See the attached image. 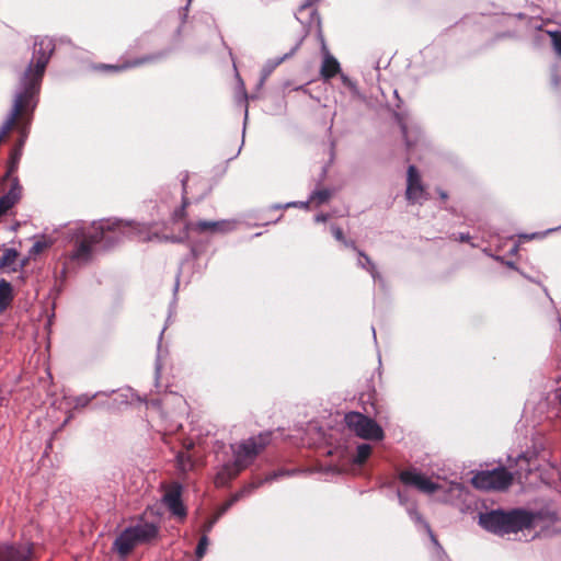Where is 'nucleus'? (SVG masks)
Segmentation results:
<instances>
[{"label":"nucleus","instance_id":"obj_1","mask_svg":"<svg viewBox=\"0 0 561 561\" xmlns=\"http://www.w3.org/2000/svg\"><path fill=\"white\" fill-rule=\"evenodd\" d=\"M130 227L122 220H101L93 222L90 230H82L76 237L75 249L70 254L71 260L89 261L92 254L93 245L105 242L106 245H113L123 237L127 236Z\"/></svg>","mask_w":561,"mask_h":561},{"label":"nucleus","instance_id":"obj_2","mask_svg":"<svg viewBox=\"0 0 561 561\" xmlns=\"http://www.w3.org/2000/svg\"><path fill=\"white\" fill-rule=\"evenodd\" d=\"M55 50L54 41L49 37L36 38L33 48V58L21 78V89L16 96L37 106L42 80Z\"/></svg>","mask_w":561,"mask_h":561},{"label":"nucleus","instance_id":"obj_3","mask_svg":"<svg viewBox=\"0 0 561 561\" xmlns=\"http://www.w3.org/2000/svg\"><path fill=\"white\" fill-rule=\"evenodd\" d=\"M271 442L272 432H263L232 446L234 460L221 467L216 474L215 484L217 486H225L236 479L240 472L253 463L255 458L264 451Z\"/></svg>","mask_w":561,"mask_h":561},{"label":"nucleus","instance_id":"obj_4","mask_svg":"<svg viewBox=\"0 0 561 561\" xmlns=\"http://www.w3.org/2000/svg\"><path fill=\"white\" fill-rule=\"evenodd\" d=\"M535 514L523 508L493 510L479 515V524L495 535L516 534L533 527Z\"/></svg>","mask_w":561,"mask_h":561},{"label":"nucleus","instance_id":"obj_5","mask_svg":"<svg viewBox=\"0 0 561 561\" xmlns=\"http://www.w3.org/2000/svg\"><path fill=\"white\" fill-rule=\"evenodd\" d=\"M514 474L505 467H497L492 470H480L473 473L470 483L480 491L504 492L513 484Z\"/></svg>","mask_w":561,"mask_h":561},{"label":"nucleus","instance_id":"obj_6","mask_svg":"<svg viewBox=\"0 0 561 561\" xmlns=\"http://www.w3.org/2000/svg\"><path fill=\"white\" fill-rule=\"evenodd\" d=\"M346 426L356 436L368 440H381L385 436L383 430L373 419L359 413L348 412L344 417Z\"/></svg>","mask_w":561,"mask_h":561},{"label":"nucleus","instance_id":"obj_7","mask_svg":"<svg viewBox=\"0 0 561 561\" xmlns=\"http://www.w3.org/2000/svg\"><path fill=\"white\" fill-rule=\"evenodd\" d=\"M36 106L24 101L22 96H14L12 108L0 127V145L7 140L13 129L19 131V124L24 123L27 114H34Z\"/></svg>","mask_w":561,"mask_h":561},{"label":"nucleus","instance_id":"obj_8","mask_svg":"<svg viewBox=\"0 0 561 561\" xmlns=\"http://www.w3.org/2000/svg\"><path fill=\"white\" fill-rule=\"evenodd\" d=\"M34 114H27L26 118H24V123L19 124V134L20 137L13 148L10 151V157L7 165V172L4 174V179H11L13 174L18 171L19 163L22 157L23 146L30 133V127L33 121Z\"/></svg>","mask_w":561,"mask_h":561},{"label":"nucleus","instance_id":"obj_9","mask_svg":"<svg viewBox=\"0 0 561 561\" xmlns=\"http://www.w3.org/2000/svg\"><path fill=\"white\" fill-rule=\"evenodd\" d=\"M232 228V222L228 220H186L184 224V232L186 237H188L191 232H195L198 234L225 233L230 231Z\"/></svg>","mask_w":561,"mask_h":561},{"label":"nucleus","instance_id":"obj_10","mask_svg":"<svg viewBox=\"0 0 561 561\" xmlns=\"http://www.w3.org/2000/svg\"><path fill=\"white\" fill-rule=\"evenodd\" d=\"M405 198L410 204H416L420 203L421 199L428 198L421 174L415 165L408 168Z\"/></svg>","mask_w":561,"mask_h":561},{"label":"nucleus","instance_id":"obj_11","mask_svg":"<svg viewBox=\"0 0 561 561\" xmlns=\"http://www.w3.org/2000/svg\"><path fill=\"white\" fill-rule=\"evenodd\" d=\"M34 558V545L31 542L0 546V561H33Z\"/></svg>","mask_w":561,"mask_h":561},{"label":"nucleus","instance_id":"obj_12","mask_svg":"<svg viewBox=\"0 0 561 561\" xmlns=\"http://www.w3.org/2000/svg\"><path fill=\"white\" fill-rule=\"evenodd\" d=\"M165 56L164 51H158L153 54H147L138 58L127 59L122 64L117 65H108V64H99L95 66L96 70L100 71H113V72H122L128 69L141 67L144 65L152 64L159 59H162Z\"/></svg>","mask_w":561,"mask_h":561},{"label":"nucleus","instance_id":"obj_13","mask_svg":"<svg viewBox=\"0 0 561 561\" xmlns=\"http://www.w3.org/2000/svg\"><path fill=\"white\" fill-rule=\"evenodd\" d=\"M399 480L403 484L414 486L426 494H433L439 490V484L415 470H402L399 473Z\"/></svg>","mask_w":561,"mask_h":561},{"label":"nucleus","instance_id":"obj_14","mask_svg":"<svg viewBox=\"0 0 561 561\" xmlns=\"http://www.w3.org/2000/svg\"><path fill=\"white\" fill-rule=\"evenodd\" d=\"M182 488L180 484L174 483L172 486L167 490L163 495V502L169 508V511L180 518H184L186 516V508L181 500Z\"/></svg>","mask_w":561,"mask_h":561},{"label":"nucleus","instance_id":"obj_15","mask_svg":"<svg viewBox=\"0 0 561 561\" xmlns=\"http://www.w3.org/2000/svg\"><path fill=\"white\" fill-rule=\"evenodd\" d=\"M135 535L138 545L148 543L153 540L159 533V528L153 523L140 520L137 524L129 526Z\"/></svg>","mask_w":561,"mask_h":561},{"label":"nucleus","instance_id":"obj_16","mask_svg":"<svg viewBox=\"0 0 561 561\" xmlns=\"http://www.w3.org/2000/svg\"><path fill=\"white\" fill-rule=\"evenodd\" d=\"M136 546H138V542L129 527L124 529L114 541V549L121 557L128 556Z\"/></svg>","mask_w":561,"mask_h":561},{"label":"nucleus","instance_id":"obj_17","mask_svg":"<svg viewBox=\"0 0 561 561\" xmlns=\"http://www.w3.org/2000/svg\"><path fill=\"white\" fill-rule=\"evenodd\" d=\"M255 488V485L250 484L243 488L241 491L233 494L228 501H226L219 508L217 516H215L213 519L208 520L205 524V531H209L220 515L225 514L234 503H237L242 496H244V494L250 493Z\"/></svg>","mask_w":561,"mask_h":561},{"label":"nucleus","instance_id":"obj_18","mask_svg":"<svg viewBox=\"0 0 561 561\" xmlns=\"http://www.w3.org/2000/svg\"><path fill=\"white\" fill-rule=\"evenodd\" d=\"M4 181H10L11 186L7 194L0 197L1 201L10 208H12L22 196V185L19 182V179L13 174L11 179H4Z\"/></svg>","mask_w":561,"mask_h":561},{"label":"nucleus","instance_id":"obj_19","mask_svg":"<svg viewBox=\"0 0 561 561\" xmlns=\"http://www.w3.org/2000/svg\"><path fill=\"white\" fill-rule=\"evenodd\" d=\"M340 62L332 55L327 53L320 69L321 77L324 80H329L334 78L337 73H340Z\"/></svg>","mask_w":561,"mask_h":561},{"label":"nucleus","instance_id":"obj_20","mask_svg":"<svg viewBox=\"0 0 561 561\" xmlns=\"http://www.w3.org/2000/svg\"><path fill=\"white\" fill-rule=\"evenodd\" d=\"M20 254L15 249L5 248L3 249L2 255L0 256V270H9L12 272L18 271L16 261Z\"/></svg>","mask_w":561,"mask_h":561},{"label":"nucleus","instance_id":"obj_21","mask_svg":"<svg viewBox=\"0 0 561 561\" xmlns=\"http://www.w3.org/2000/svg\"><path fill=\"white\" fill-rule=\"evenodd\" d=\"M13 300V288L12 285L1 278L0 279V311L5 310Z\"/></svg>","mask_w":561,"mask_h":561},{"label":"nucleus","instance_id":"obj_22","mask_svg":"<svg viewBox=\"0 0 561 561\" xmlns=\"http://www.w3.org/2000/svg\"><path fill=\"white\" fill-rule=\"evenodd\" d=\"M186 184H187V176H185L183 180H182V186H183V198H182V205L180 208L175 209L173 215H172V219L174 221H180V220H184L186 218V207L188 206L190 202H188V198L186 196Z\"/></svg>","mask_w":561,"mask_h":561},{"label":"nucleus","instance_id":"obj_23","mask_svg":"<svg viewBox=\"0 0 561 561\" xmlns=\"http://www.w3.org/2000/svg\"><path fill=\"white\" fill-rule=\"evenodd\" d=\"M359 260L357 262V265L367 272L370 273V275L375 278L378 274L375 263L371 261V259L364 252L358 251Z\"/></svg>","mask_w":561,"mask_h":561},{"label":"nucleus","instance_id":"obj_24","mask_svg":"<svg viewBox=\"0 0 561 561\" xmlns=\"http://www.w3.org/2000/svg\"><path fill=\"white\" fill-rule=\"evenodd\" d=\"M332 194H333L332 191L329 188L316 190L311 194L308 203H313V204H316V206H320V205L329 202V199L332 197Z\"/></svg>","mask_w":561,"mask_h":561},{"label":"nucleus","instance_id":"obj_25","mask_svg":"<svg viewBox=\"0 0 561 561\" xmlns=\"http://www.w3.org/2000/svg\"><path fill=\"white\" fill-rule=\"evenodd\" d=\"M371 454V446L368 444H360L357 447L356 455L354 457V462L357 465H363Z\"/></svg>","mask_w":561,"mask_h":561},{"label":"nucleus","instance_id":"obj_26","mask_svg":"<svg viewBox=\"0 0 561 561\" xmlns=\"http://www.w3.org/2000/svg\"><path fill=\"white\" fill-rule=\"evenodd\" d=\"M178 466L182 471H186L193 468L194 462L191 455L187 451H180L176 456Z\"/></svg>","mask_w":561,"mask_h":561},{"label":"nucleus","instance_id":"obj_27","mask_svg":"<svg viewBox=\"0 0 561 561\" xmlns=\"http://www.w3.org/2000/svg\"><path fill=\"white\" fill-rule=\"evenodd\" d=\"M401 130L403 134V138L405 140V146L408 150H411L413 146H415V144L417 142L419 133L416 131L414 136L410 135L407 125L403 123L401 124Z\"/></svg>","mask_w":561,"mask_h":561},{"label":"nucleus","instance_id":"obj_28","mask_svg":"<svg viewBox=\"0 0 561 561\" xmlns=\"http://www.w3.org/2000/svg\"><path fill=\"white\" fill-rule=\"evenodd\" d=\"M49 242H47L46 240H37L34 242V244L32 245L31 250H30V254L31 255H38L41 254L44 250H46L47 248H49Z\"/></svg>","mask_w":561,"mask_h":561},{"label":"nucleus","instance_id":"obj_29","mask_svg":"<svg viewBox=\"0 0 561 561\" xmlns=\"http://www.w3.org/2000/svg\"><path fill=\"white\" fill-rule=\"evenodd\" d=\"M207 546H208V538L206 535L202 536L198 543H197V547H196V557L198 559L203 558L206 550H207Z\"/></svg>","mask_w":561,"mask_h":561},{"label":"nucleus","instance_id":"obj_30","mask_svg":"<svg viewBox=\"0 0 561 561\" xmlns=\"http://www.w3.org/2000/svg\"><path fill=\"white\" fill-rule=\"evenodd\" d=\"M91 401V398L88 396H79L73 399V408L80 409L87 407Z\"/></svg>","mask_w":561,"mask_h":561},{"label":"nucleus","instance_id":"obj_31","mask_svg":"<svg viewBox=\"0 0 561 561\" xmlns=\"http://www.w3.org/2000/svg\"><path fill=\"white\" fill-rule=\"evenodd\" d=\"M550 35L556 51L561 56V32H553Z\"/></svg>","mask_w":561,"mask_h":561},{"label":"nucleus","instance_id":"obj_32","mask_svg":"<svg viewBox=\"0 0 561 561\" xmlns=\"http://www.w3.org/2000/svg\"><path fill=\"white\" fill-rule=\"evenodd\" d=\"M331 232L337 241H340L341 243L344 241L345 236L341 227L335 225L331 226Z\"/></svg>","mask_w":561,"mask_h":561},{"label":"nucleus","instance_id":"obj_33","mask_svg":"<svg viewBox=\"0 0 561 561\" xmlns=\"http://www.w3.org/2000/svg\"><path fill=\"white\" fill-rule=\"evenodd\" d=\"M171 240L172 242H179L181 241V239L176 238V237H172V238H169V237H160L158 233H153L152 236H149L146 240L147 241H152V240Z\"/></svg>","mask_w":561,"mask_h":561},{"label":"nucleus","instance_id":"obj_34","mask_svg":"<svg viewBox=\"0 0 561 561\" xmlns=\"http://www.w3.org/2000/svg\"><path fill=\"white\" fill-rule=\"evenodd\" d=\"M342 244L345 247V248H350L352 249L353 251L357 252L360 251L357 245H356V242L354 240H351V239H344V241L342 242Z\"/></svg>","mask_w":561,"mask_h":561},{"label":"nucleus","instance_id":"obj_35","mask_svg":"<svg viewBox=\"0 0 561 561\" xmlns=\"http://www.w3.org/2000/svg\"><path fill=\"white\" fill-rule=\"evenodd\" d=\"M453 240H456V241H459V242H469L470 239H471V236L469 233H459L458 237H456L455 234H453Z\"/></svg>","mask_w":561,"mask_h":561},{"label":"nucleus","instance_id":"obj_36","mask_svg":"<svg viewBox=\"0 0 561 561\" xmlns=\"http://www.w3.org/2000/svg\"><path fill=\"white\" fill-rule=\"evenodd\" d=\"M425 527H426V530H427V533H428V536H430V538H431L432 542H433L435 546H439V542H438V540H437V538H436L435 534L433 533V530H432L431 526H430L428 524H425Z\"/></svg>","mask_w":561,"mask_h":561},{"label":"nucleus","instance_id":"obj_37","mask_svg":"<svg viewBox=\"0 0 561 561\" xmlns=\"http://www.w3.org/2000/svg\"><path fill=\"white\" fill-rule=\"evenodd\" d=\"M9 210V207L0 199V217Z\"/></svg>","mask_w":561,"mask_h":561},{"label":"nucleus","instance_id":"obj_38","mask_svg":"<svg viewBox=\"0 0 561 561\" xmlns=\"http://www.w3.org/2000/svg\"><path fill=\"white\" fill-rule=\"evenodd\" d=\"M328 218H329V216H328V215H325V214H321V215L316 216V221H318V222H324V221H327V220H328Z\"/></svg>","mask_w":561,"mask_h":561},{"label":"nucleus","instance_id":"obj_39","mask_svg":"<svg viewBox=\"0 0 561 561\" xmlns=\"http://www.w3.org/2000/svg\"><path fill=\"white\" fill-rule=\"evenodd\" d=\"M359 399L363 401V402H366L365 400V393H360V397ZM373 399V393H368L367 394V402L370 401Z\"/></svg>","mask_w":561,"mask_h":561},{"label":"nucleus","instance_id":"obj_40","mask_svg":"<svg viewBox=\"0 0 561 561\" xmlns=\"http://www.w3.org/2000/svg\"><path fill=\"white\" fill-rule=\"evenodd\" d=\"M342 80H343V83L346 84V85H352V81L344 75H342Z\"/></svg>","mask_w":561,"mask_h":561},{"label":"nucleus","instance_id":"obj_41","mask_svg":"<svg viewBox=\"0 0 561 561\" xmlns=\"http://www.w3.org/2000/svg\"><path fill=\"white\" fill-rule=\"evenodd\" d=\"M438 194H439V196H440V198H442L443 201H446V199H447V197H448L447 193H446V192H444V191H438Z\"/></svg>","mask_w":561,"mask_h":561},{"label":"nucleus","instance_id":"obj_42","mask_svg":"<svg viewBox=\"0 0 561 561\" xmlns=\"http://www.w3.org/2000/svg\"><path fill=\"white\" fill-rule=\"evenodd\" d=\"M295 205H296L295 203H288L287 207L295 206Z\"/></svg>","mask_w":561,"mask_h":561}]
</instances>
